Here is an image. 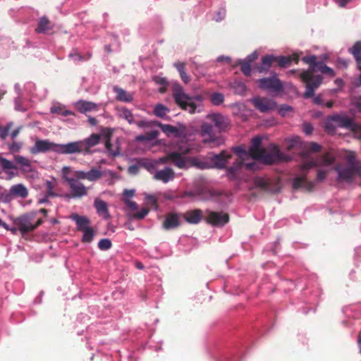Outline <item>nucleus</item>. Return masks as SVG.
Masks as SVG:
<instances>
[{"label": "nucleus", "mask_w": 361, "mask_h": 361, "mask_svg": "<svg viewBox=\"0 0 361 361\" xmlns=\"http://www.w3.org/2000/svg\"><path fill=\"white\" fill-rule=\"evenodd\" d=\"M305 149L302 152V166L300 175L293 180V188L297 189L304 188L307 190H311L314 187L313 182H309L305 178L307 171L314 167H321L317 171V180L322 181L325 179L331 169L338 171L337 166L331 167L334 159L326 154L324 157H319L315 154L321 150V146L316 142H310L305 146Z\"/></svg>", "instance_id": "nucleus-1"}, {"label": "nucleus", "mask_w": 361, "mask_h": 361, "mask_svg": "<svg viewBox=\"0 0 361 361\" xmlns=\"http://www.w3.org/2000/svg\"><path fill=\"white\" fill-rule=\"evenodd\" d=\"M302 61L309 64L310 67L307 71L300 73L299 77L306 85L304 97L310 98L314 95L315 90L319 87L322 82V76L316 73L320 72L333 76L334 72L333 69L326 66L324 62L317 61V57L314 55L303 57Z\"/></svg>", "instance_id": "nucleus-2"}, {"label": "nucleus", "mask_w": 361, "mask_h": 361, "mask_svg": "<svg viewBox=\"0 0 361 361\" xmlns=\"http://www.w3.org/2000/svg\"><path fill=\"white\" fill-rule=\"evenodd\" d=\"M262 140L259 137H255L252 140V145L249 149L252 159L261 160L266 164L274 162H288L291 160L290 155L282 152L278 146L270 144L265 148L261 147Z\"/></svg>", "instance_id": "nucleus-3"}, {"label": "nucleus", "mask_w": 361, "mask_h": 361, "mask_svg": "<svg viewBox=\"0 0 361 361\" xmlns=\"http://www.w3.org/2000/svg\"><path fill=\"white\" fill-rule=\"evenodd\" d=\"M340 159L346 162V166H340V189L344 184L351 187L357 184V176L361 178V161L356 159L354 152L340 150Z\"/></svg>", "instance_id": "nucleus-4"}, {"label": "nucleus", "mask_w": 361, "mask_h": 361, "mask_svg": "<svg viewBox=\"0 0 361 361\" xmlns=\"http://www.w3.org/2000/svg\"><path fill=\"white\" fill-rule=\"evenodd\" d=\"M172 94L176 103L190 114L201 111L202 97L200 95L190 97L187 94L181 85L175 83L172 86Z\"/></svg>", "instance_id": "nucleus-5"}, {"label": "nucleus", "mask_w": 361, "mask_h": 361, "mask_svg": "<svg viewBox=\"0 0 361 361\" xmlns=\"http://www.w3.org/2000/svg\"><path fill=\"white\" fill-rule=\"evenodd\" d=\"M101 136L99 134H92L90 137L77 141L66 143L60 146L59 152L66 154H89L90 149L99 143Z\"/></svg>", "instance_id": "nucleus-6"}, {"label": "nucleus", "mask_w": 361, "mask_h": 361, "mask_svg": "<svg viewBox=\"0 0 361 361\" xmlns=\"http://www.w3.org/2000/svg\"><path fill=\"white\" fill-rule=\"evenodd\" d=\"M235 153L238 155V159L236 160L233 165L228 169V173L229 175L234 176L237 171L244 166L247 169L254 170L255 163L246 162L247 160L252 159L250 151L247 152L241 146L236 147L233 149Z\"/></svg>", "instance_id": "nucleus-7"}, {"label": "nucleus", "mask_w": 361, "mask_h": 361, "mask_svg": "<svg viewBox=\"0 0 361 361\" xmlns=\"http://www.w3.org/2000/svg\"><path fill=\"white\" fill-rule=\"evenodd\" d=\"M37 212H32L19 217L17 220L18 229L22 233L31 231L41 225L43 222L41 218L36 219Z\"/></svg>", "instance_id": "nucleus-8"}, {"label": "nucleus", "mask_w": 361, "mask_h": 361, "mask_svg": "<svg viewBox=\"0 0 361 361\" xmlns=\"http://www.w3.org/2000/svg\"><path fill=\"white\" fill-rule=\"evenodd\" d=\"M63 145H65V144H56L47 140H37L35 145L30 148V151L33 154L46 152L48 151H53L58 154H66V153L59 152V147Z\"/></svg>", "instance_id": "nucleus-9"}, {"label": "nucleus", "mask_w": 361, "mask_h": 361, "mask_svg": "<svg viewBox=\"0 0 361 361\" xmlns=\"http://www.w3.org/2000/svg\"><path fill=\"white\" fill-rule=\"evenodd\" d=\"M157 126L161 128V130L167 136L173 135L176 137L185 138L188 135V130L186 126L183 123H178L176 126H171L169 124H163L160 122H157Z\"/></svg>", "instance_id": "nucleus-10"}, {"label": "nucleus", "mask_w": 361, "mask_h": 361, "mask_svg": "<svg viewBox=\"0 0 361 361\" xmlns=\"http://www.w3.org/2000/svg\"><path fill=\"white\" fill-rule=\"evenodd\" d=\"M258 84L260 88L272 92H278L283 89L280 80L275 76L259 79Z\"/></svg>", "instance_id": "nucleus-11"}, {"label": "nucleus", "mask_w": 361, "mask_h": 361, "mask_svg": "<svg viewBox=\"0 0 361 361\" xmlns=\"http://www.w3.org/2000/svg\"><path fill=\"white\" fill-rule=\"evenodd\" d=\"M207 222L215 226H222L229 220L228 214L223 212H216L207 211Z\"/></svg>", "instance_id": "nucleus-12"}, {"label": "nucleus", "mask_w": 361, "mask_h": 361, "mask_svg": "<svg viewBox=\"0 0 361 361\" xmlns=\"http://www.w3.org/2000/svg\"><path fill=\"white\" fill-rule=\"evenodd\" d=\"M66 181L69 185L73 197H82L87 195L88 188L78 180L66 178Z\"/></svg>", "instance_id": "nucleus-13"}, {"label": "nucleus", "mask_w": 361, "mask_h": 361, "mask_svg": "<svg viewBox=\"0 0 361 361\" xmlns=\"http://www.w3.org/2000/svg\"><path fill=\"white\" fill-rule=\"evenodd\" d=\"M124 202L128 208L132 212V213L128 214V216L131 219L138 220L142 219L149 212V209L145 207L142 208L140 211H137L138 209L137 204L129 199H124Z\"/></svg>", "instance_id": "nucleus-14"}, {"label": "nucleus", "mask_w": 361, "mask_h": 361, "mask_svg": "<svg viewBox=\"0 0 361 361\" xmlns=\"http://www.w3.org/2000/svg\"><path fill=\"white\" fill-rule=\"evenodd\" d=\"M182 152H173L170 153L171 161L173 164V165L178 169H188L190 166V163L188 159L183 154H186L188 152V149H180Z\"/></svg>", "instance_id": "nucleus-15"}, {"label": "nucleus", "mask_w": 361, "mask_h": 361, "mask_svg": "<svg viewBox=\"0 0 361 361\" xmlns=\"http://www.w3.org/2000/svg\"><path fill=\"white\" fill-rule=\"evenodd\" d=\"M255 106L262 113H267L276 108V104L272 99L255 97L251 99Z\"/></svg>", "instance_id": "nucleus-16"}, {"label": "nucleus", "mask_w": 361, "mask_h": 361, "mask_svg": "<svg viewBox=\"0 0 361 361\" xmlns=\"http://www.w3.org/2000/svg\"><path fill=\"white\" fill-rule=\"evenodd\" d=\"M180 214L170 212L166 215L165 219L162 224V227L165 230H171L178 228L181 224Z\"/></svg>", "instance_id": "nucleus-17"}, {"label": "nucleus", "mask_w": 361, "mask_h": 361, "mask_svg": "<svg viewBox=\"0 0 361 361\" xmlns=\"http://www.w3.org/2000/svg\"><path fill=\"white\" fill-rule=\"evenodd\" d=\"M348 51L355 59L357 70L361 71V40L355 42L353 46L349 48ZM356 85L361 86V73L357 79Z\"/></svg>", "instance_id": "nucleus-18"}, {"label": "nucleus", "mask_w": 361, "mask_h": 361, "mask_svg": "<svg viewBox=\"0 0 361 361\" xmlns=\"http://www.w3.org/2000/svg\"><path fill=\"white\" fill-rule=\"evenodd\" d=\"M153 178L164 183H167L175 178V172L171 168L166 166L163 169L156 171L153 175Z\"/></svg>", "instance_id": "nucleus-19"}, {"label": "nucleus", "mask_w": 361, "mask_h": 361, "mask_svg": "<svg viewBox=\"0 0 361 361\" xmlns=\"http://www.w3.org/2000/svg\"><path fill=\"white\" fill-rule=\"evenodd\" d=\"M232 154L227 151H223L219 154H214L211 157L210 159L214 167L218 169H223L225 167L228 160L231 159Z\"/></svg>", "instance_id": "nucleus-20"}, {"label": "nucleus", "mask_w": 361, "mask_h": 361, "mask_svg": "<svg viewBox=\"0 0 361 361\" xmlns=\"http://www.w3.org/2000/svg\"><path fill=\"white\" fill-rule=\"evenodd\" d=\"M343 128L353 133L361 131V125L356 123L353 118L340 114V128Z\"/></svg>", "instance_id": "nucleus-21"}, {"label": "nucleus", "mask_w": 361, "mask_h": 361, "mask_svg": "<svg viewBox=\"0 0 361 361\" xmlns=\"http://www.w3.org/2000/svg\"><path fill=\"white\" fill-rule=\"evenodd\" d=\"M183 216L185 220L190 224H197L202 220L203 212L200 209H195L186 212Z\"/></svg>", "instance_id": "nucleus-22"}, {"label": "nucleus", "mask_w": 361, "mask_h": 361, "mask_svg": "<svg viewBox=\"0 0 361 361\" xmlns=\"http://www.w3.org/2000/svg\"><path fill=\"white\" fill-rule=\"evenodd\" d=\"M9 196L12 198L20 197L25 199L28 196V190L23 184H16L11 187Z\"/></svg>", "instance_id": "nucleus-23"}, {"label": "nucleus", "mask_w": 361, "mask_h": 361, "mask_svg": "<svg viewBox=\"0 0 361 361\" xmlns=\"http://www.w3.org/2000/svg\"><path fill=\"white\" fill-rule=\"evenodd\" d=\"M214 124V126L219 130H224L228 126V119L220 114H213L207 116Z\"/></svg>", "instance_id": "nucleus-24"}, {"label": "nucleus", "mask_w": 361, "mask_h": 361, "mask_svg": "<svg viewBox=\"0 0 361 361\" xmlns=\"http://www.w3.org/2000/svg\"><path fill=\"white\" fill-rule=\"evenodd\" d=\"M284 145L287 151H292L302 148V142L300 137L294 135L286 139Z\"/></svg>", "instance_id": "nucleus-25"}, {"label": "nucleus", "mask_w": 361, "mask_h": 361, "mask_svg": "<svg viewBox=\"0 0 361 361\" xmlns=\"http://www.w3.org/2000/svg\"><path fill=\"white\" fill-rule=\"evenodd\" d=\"M338 126V114H334L329 116L324 123V128L327 133L333 135L336 133V128Z\"/></svg>", "instance_id": "nucleus-26"}, {"label": "nucleus", "mask_w": 361, "mask_h": 361, "mask_svg": "<svg viewBox=\"0 0 361 361\" xmlns=\"http://www.w3.org/2000/svg\"><path fill=\"white\" fill-rule=\"evenodd\" d=\"M75 106L78 109V110L82 114H85L87 111H92L97 109V104L85 100H80L77 102L75 104Z\"/></svg>", "instance_id": "nucleus-27"}, {"label": "nucleus", "mask_w": 361, "mask_h": 361, "mask_svg": "<svg viewBox=\"0 0 361 361\" xmlns=\"http://www.w3.org/2000/svg\"><path fill=\"white\" fill-rule=\"evenodd\" d=\"M71 219L75 222L78 231H82L90 228V220L87 217L73 214Z\"/></svg>", "instance_id": "nucleus-28"}, {"label": "nucleus", "mask_w": 361, "mask_h": 361, "mask_svg": "<svg viewBox=\"0 0 361 361\" xmlns=\"http://www.w3.org/2000/svg\"><path fill=\"white\" fill-rule=\"evenodd\" d=\"M105 147L111 157H116L121 154L120 142L118 139L113 142L107 140L106 142Z\"/></svg>", "instance_id": "nucleus-29"}, {"label": "nucleus", "mask_w": 361, "mask_h": 361, "mask_svg": "<svg viewBox=\"0 0 361 361\" xmlns=\"http://www.w3.org/2000/svg\"><path fill=\"white\" fill-rule=\"evenodd\" d=\"M94 207L99 216H102L105 219L109 218L110 215L109 214L107 204L104 201L96 200L94 201Z\"/></svg>", "instance_id": "nucleus-30"}, {"label": "nucleus", "mask_w": 361, "mask_h": 361, "mask_svg": "<svg viewBox=\"0 0 361 361\" xmlns=\"http://www.w3.org/2000/svg\"><path fill=\"white\" fill-rule=\"evenodd\" d=\"M114 91L116 93V99L121 102H130L133 99L131 93L126 92L122 88L114 87Z\"/></svg>", "instance_id": "nucleus-31"}, {"label": "nucleus", "mask_w": 361, "mask_h": 361, "mask_svg": "<svg viewBox=\"0 0 361 361\" xmlns=\"http://www.w3.org/2000/svg\"><path fill=\"white\" fill-rule=\"evenodd\" d=\"M14 161L23 171L28 172L31 171V163L27 158L20 155H16Z\"/></svg>", "instance_id": "nucleus-32"}, {"label": "nucleus", "mask_w": 361, "mask_h": 361, "mask_svg": "<svg viewBox=\"0 0 361 361\" xmlns=\"http://www.w3.org/2000/svg\"><path fill=\"white\" fill-rule=\"evenodd\" d=\"M204 143H211L212 147H217L224 143V139L221 137H216L214 134L202 135Z\"/></svg>", "instance_id": "nucleus-33"}, {"label": "nucleus", "mask_w": 361, "mask_h": 361, "mask_svg": "<svg viewBox=\"0 0 361 361\" xmlns=\"http://www.w3.org/2000/svg\"><path fill=\"white\" fill-rule=\"evenodd\" d=\"M185 63L176 62L174 63V66L177 68L180 76L184 83L188 84L190 81V75L186 73L185 69Z\"/></svg>", "instance_id": "nucleus-34"}, {"label": "nucleus", "mask_w": 361, "mask_h": 361, "mask_svg": "<svg viewBox=\"0 0 361 361\" xmlns=\"http://www.w3.org/2000/svg\"><path fill=\"white\" fill-rule=\"evenodd\" d=\"M275 57L272 55L265 56L262 59V64L258 68L259 72L267 71L271 66L272 62L275 60Z\"/></svg>", "instance_id": "nucleus-35"}, {"label": "nucleus", "mask_w": 361, "mask_h": 361, "mask_svg": "<svg viewBox=\"0 0 361 361\" xmlns=\"http://www.w3.org/2000/svg\"><path fill=\"white\" fill-rule=\"evenodd\" d=\"M51 29V26L49 20L45 17L41 18L39 21L36 31L39 33H44Z\"/></svg>", "instance_id": "nucleus-36"}, {"label": "nucleus", "mask_w": 361, "mask_h": 361, "mask_svg": "<svg viewBox=\"0 0 361 361\" xmlns=\"http://www.w3.org/2000/svg\"><path fill=\"white\" fill-rule=\"evenodd\" d=\"M103 176L102 171L99 169L92 168L87 171V180L95 182L99 180Z\"/></svg>", "instance_id": "nucleus-37"}, {"label": "nucleus", "mask_w": 361, "mask_h": 361, "mask_svg": "<svg viewBox=\"0 0 361 361\" xmlns=\"http://www.w3.org/2000/svg\"><path fill=\"white\" fill-rule=\"evenodd\" d=\"M231 87L235 94L243 95L246 92V87L244 83L240 81L235 80L231 84Z\"/></svg>", "instance_id": "nucleus-38"}, {"label": "nucleus", "mask_w": 361, "mask_h": 361, "mask_svg": "<svg viewBox=\"0 0 361 361\" xmlns=\"http://www.w3.org/2000/svg\"><path fill=\"white\" fill-rule=\"evenodd\" d=\"M45 185L47 196L56 197L57 194L54 192V189L57 186L56 180L53 178L50 180H47Z\"/></svg>", "instance_id": "nucleus-39"}, {"label": "nucleus", "mask_w": 361, "mask_h": 361, "mask_svg": "<svg viewBox=\"0 0 361 361\" xmlns=\"http://www.w3.org/2000/svg\"><path fill=\"white\" fill-rule=\"evenodd\" d=\"M119 116L126 120L128 123H134V116L130 110L126 108H121L119 109Z\"/></svg>", "instance_id": "nucleus-40"}, {"label": "nucleus", "mask_w": 361, "mask_h": 361, "mask_svg": "<svg viewBox=\"0 0 361 361\" xmlns=\"http://www.w3.org/2000/svg\"><path fill=\"white\" fill-rule=\"evenodd\" d=\"M51 112L52 114H60L63 116L74 115L73 112H72L71 111L65 109L63 106H61L60 105L52 106L51 108Z\"/></svg>", "instance_id": "nucleus-41"}, {"label": "nucleus", "mask_w": 361, "mask_h": 361, "mask_svg": "<svg viewBox=\"0 0 361 361\" xmlns=\"http://www.w3.org/2000/svg\"><path fill=\"white\" fill-rule=\"evenodd\" d=\"M255 185L257 188L268 190H269V180L261 177H257L255 179Z\"/></svg>", "instance_id": "nucleus-42"}, {"label": "nucleus", "mask_w": 361, "mask_h": 361, "mask_svg": "<svg viewBox=\"0 0 361 361\" xmlns=\"http://www.w3.org/2000/svg\"><path fill=\"white\" fill-rule=\"evenodd\" d=\"M169 112V109L161 104L156 105L154 109V113L157 117L162 118L167 113Z\"/></svg>", "instance_id": "nucleus-43"}, {"label": "nucleus", "mask_w": 361, "mask_h": 361, "mask_svg": "<svg viewBox=\"0 0 361 361\" xmlns=\"http://www.w3.org/2000/svg\"><path fill=\"white\" fill-rule=\"evenodd\" d=\"M83 235L82 238V241L83 243H90L94 236L95 232L93 228L90 227L89 228L82 231Z\"/></svg>", "instance_id": "nucleus-44"}, {"label": "nucleus", "mask_w": 361, "mask_h": 361, "mask_svg": "<svg viewBox=\"0 0 361 361\" xmlns=\"http://www.w3.org/2000/svg\"><path fill=\"white\" fill-rule=\"evenodd\" d=\"M0 165L4 171L16 169V166L12 161L3 157H0Z\"/></svg>", "instance_id": "nucleus-45"}, {"label": "nucleus", "mask_w": 361, "mask_h": 361, "mask_svg": "<svg viewBox=\"0 0 361 361\" xmlns=\"http://www.w3.org/2000/svg\"><path fill=\"white\" fill-rule=\"evenodd\" d=\"M143 166L151 173H154V172L157 171V161H156V159L145 161Z\"/></svg>", "instance_id": "nucleus-46"}, {"label": "nucleus", "mask_w": 361, "mask_h": 361, "mask_svg": "<svg viewBox=\"0 0 361 361\" xmlns=\"http://www.w3.org/2000/svg\"><path fill=\"white\" fill-rule=\"evenodd\" d=\"M111 245H112L111 242L108 238L102 239L98 243V247L101 250H109V249H110L111 247Z\"/></svg>", "instance_id": "nucleus-47"}, {"label": "nucleus", "mask_w": 361, "mask_h": 361, "mask_svg": "<svg viewBox=\"0 0 361 361\" xmlns=\"http://www.w3.org/2000/svg\"><path fill=\"white\" fill-rule=\"evenodd\" d=\"M224 100V97L221 93H214L211 96V101L214 105H219L223 103Z\"/></svg>", "instance_id": "nucleus-48"}, {"label": "nucleus", "mask_w": 361, "mask_h": 361, "mask_svg": "<svg viewBox=\"0 0 361 361\" xmlns=\"http://www.w3.org/2000/svg\"><path fill=\"white\" fill-rule=\"evenodd\" d=\"M241 66L242 72L247 76H249L251 73V66L249 62H245L240 60L238 63Z\"/></svg>", "instance_id": "nucleus-49"}, {"label": "nucleus", "mask_w": 361, "mask_h": 361, "mask_svg": "<svg viewBox=\"0 0 361 361\" xmlns=\"http://www.w3.org/2000/svg\"><path fill=\"white\" fill-rule=\"evenodd\" d=\"M281 67H286L293 60L291 57L279 56L275 59Z\"/></svg>", "instance_id": "nucleus-50"}, {"label": "nucleus", "mask_w": 361, "mask_h": 361, "mask_svg": "<svg viewBox=\"0 0 361 361\" xmlns=\"http://www.w3.org/2000/svg\"><path fill=\"white\" fill-rule=\"evenodd\" d=\"M292 111L293 108L290 106L286 104L282 105L279 109V114L282 116H286Z\"/></svg>", "instance_id": "nucleus-51"}, {"label": "nucleus", "mask_w": 361, "mask_h": 361, "mask_svg": "<svg viewBox=\"0 0 361 361\" xmlns=\"http://www.w3.org/2000/svg\"><path fill=\"white\" fill-rule=\"evenodd\" d=\"M12 126H13L12 123H8L4 128L0 127V137L2 139H5L7 137L8 132L11 130Z\"/></svg>", "instance_id": "nucleus-52"}, {"label": "nucleus", "mask_w": 361, "mask_h": 361, "mask_svg": "<svg viewBox=\"0 0 361 361\" xmlns=\"http://www.w3.org/2000/svg\"><path fill=\"white\" fill-rule=\"evenodd\" d=\"M158 121H140L137 123V126L140 128H145V127H152L157 126V123Z\"/></svg>", "instance_id": "nucleus-53"}, {"label": "nucleus", "mask_w": 361, "mask_h": 361, "mask_svg": "<svg viewBox=\"0 0 361 361\" xmlns=\"http://www.w3.org/2000/svg\"><path fill=\"white\" fill-rule=\"evenodd\" d=\"M202 135H208V134H214L213 133V128L209 123H204L202 126Z\"/></svg>", "instance_id": "nucleus-54"}, {"label": "nucleus", "mask_w": 361, "mask_h": 361, "mask_svg": "<svg viewBox=\"0 0 361 361\" xmlns=\"http://www.w3.org/2000/svg\"><path fill=\"white\" fill-rule=\"evenodd\" d=\"M74 175L77 180H87V171H76L74 172Z\"/></svg>", "instance_id": "nucleus-55"}, {"label": "nucleus", "mask_w": 361, "mask_h": 361, "mask_svg": "<svg viewBox=\"0 0 361 361\" xmlns=\"http://www.w3.org/2000/svg\"><path fill=\"white\" fill-rule=\"evenodd\" d=\"M22 147L21 143L13 142L9 145L8 148L11 152H18Z\"/></svg>", "instance_id": "nucleus-56"}, {"label": "nucleus", "mask_w": 361, "mask_h": 361, "mask_svg": "<svg viewBox=\"0 0 361 361\" xmlns=\"http://www.w3.org/2000/svg\"><path fill=\"white\" fill-rule=\"evenodd\" d=\"M146 140L147 141L153 140L156 139L159 135V132L157 130H151L145 134Z\"/></svg>", "instance_id": "nucleus-57"}, {"label": "nucleus", "mask_w": 361, "mask_h": 361, "mask_svg": "<svg viewBox=\"0 0 361 361\" xmlns=\"http://www.w3.org/2000/svg\"><path fill=\"white\" fill-rule=\"evenodd\" d=\"M302 130L306 135H310L312 133L313 127L309 123H305L302 125Z\"/></svg>", "instance_id": "nucleus-58"}, {"label": "nucleus", "mask_w": 361, "mask_h": 361, "mask_svg": "<svg viewBox=\"0 0 361 361\" xmlns=\"http://www.w3.org/2000/svg\"><path fill=\"white\" fill-rule=\"evenodd\" d=\"M170 157V153H169L168 154H166V156L163 157H161L158 159H156V161H157V165L159 164H167L168 162L171 161V157Z\"/></svg>", "instance_id": "nucleus-59"}, {"label": "nucleus", "mask_w": 361, "mask_h": 361, "mask_svg": "<svg viewBox=\"0 0 361 361\" xmlns=\"http://www.w3.org/2000/svg\"><path fill=\"white\" fill-rule=\"evenodd\" d=\"M353 105L357 109V111L361 113V96L357 97L353 101Z\"/></svg>", "instance_id": "nucleus-60"}, {"label": "nucleus", "mask_w": 361, "mask_h": 361, "mask_svg": "<svg viewBox=\"0 0 361 361\" xmlns=\"http://www.w3.org/2000/svg\"><path fill=\"white\" fill-rule=\"evenodd\" d=\"M257 58V54L256 52H253L251 54L248 55L243 61L245 62H249L250 64L252 61H254Z\"/></svg>", "instance_id": "nucleus-61"}, {"label": "nucleus", "mask_w": 361, "mask_h": 361, "mask_svg": "<svg viewBox=\"0 0 361 361\" xmlns=\"http://www.w3.org/2000/svg\"><path fill=\"white\" fill-rule=\"evenodd\" d=\"M69 57L72 58L74 61H82L84 60L83 57L77 52L71 53L69 54Z\"/></svg>", "instance_id": "nucleus-62"}, {"label": "nucleus", "mask_w": 361, "mask_h": 361, "mask_svg": "<svg viewBox=\"0 0 361 361\" xmlns=\"http://www.w3.org/2000/svg\"><path fill=\"white\" fill-rule=\"evenodd\" d=\"M217 61L218 62H226L227 63H230L231 61V59L228 56H221L217 58Z\"/></svg>", "instance_id": "nucleus-63"}, {"label": "nucleus", "mask_w": 361, "mask_h": 361, "mask_svg": "<svg viewBox=\"0 0 361 361\" xmlns=\"http://www.w3.org/2000/svg\"><path fill=\"white\" fill-rule=\"evenodd\" d=\"M138 166H130L129 168H128V172L130 173V174H137V172H138Z\"/></svg>", "instance_id": "nucleus-64"}]
</instances>
